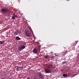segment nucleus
<instances>
[{
  "label": "nucleus",
  "mask_w": 79,
  "mask_h": 79,
  "mask_svg": "<svg viewBox=\"0 0 79 79\" xmlns=\"http://www.w3.org/2000/svg\"><path fill=\"white\" fill-rule=\"evenodd\" d=\"M51 67H52V65H50L48 66L47 68L44 69V71L46 73H51Z\"/></svg>",
  "instance_id": "nucleus-1"
},
{
  "label": "nucleus",
  "mask_w": 79,
  "mask_h": 79,
  "mask_svg": "<svg viewBox=\"0 0 79 79\" xmlns=\"http://www.w3.org/2000/svg\"><path fill=\"white\" fill-rule=\"evenodd\" d=\"M1 11L3 13L6 14L7 13H10L11 11L9 10V9H7L6 8H2L1 9Z\"/></svg>",
  "instance_id": "nucleus-2"
},
{
  "label": "nucleus",
  "mask_w": 79,
  "mask_h": 79,
  "mask_svg": "<svg viewBox=\"0 0 79 79\" xmlns=\"http://www.w3.org/2000/svg\"><path fill=\"white\" fill-rule=\"evenodd\" d=\"M30 31V30H27L25 31V34H26V36H27V37H30L31 36V33L30 31Z\"/></svg>",
  "instance_id": "nucleus-3"
},
{
  "label": "nucleus",
  "mask_w": 79,
  "mask_h": 79,
  "mask_svg": "<svg viewBox=\"0 0 79 79\" xmlns=\"http://www.w3.org/2000/svg\"><path fill=\"white\" fill-rule=\"evenodd\" d=\"M26 46L23 44L20 45L18 48V50L19 51H21L22 50L25 48Z\"/></svg>",
  "instance_id": "nucleus-4"
},
{
  "label": "nucleus",
  "mask_w": 79,
  "mask_h": 79,
  "mask_svg": "<svg viewBox=\"0 0 79 79\" xmlns=\"http://www.w3.org/2000/svg\"><path fill=\"white\" fill-rule=\"evenodd\" d=\"M23 69L24 67H19L17 68H16V69L18 71H19V69H20V70H23Z\"/></svg>",
  "instance_id": "nucleus-5"
},
{
  "label": "nucleus",
  "mask_w": 79,
  "mask_h": 79,
  "mask_svg": "<svg viewBox=\"0 0 79 79\" xmlns=\"http://www.w3.org/2000/svg\"><path fill=\"white\" fill-rule=\"evenodd\" d=\"M13 15L12 17V19H15V17H16V18H18V16L16 15H15V14H13Z\"/></svg>",
  "instance_id": "nucleus-6"
},
{
  "label": "nucleus",
  "mask_w": 79,
  "mask_h": 79,
  "mask_svg": "<svg viewBox=\"0 0 79 79\" xmlns=\"http://www.w3.org/2000/svg\"><path fill=\"white\" fill-rule=\"evenodd\" d=\"M37 49H36V48H34L33 50V52L35 54H37Z\"/></svg>",
  "instance_id": "nucleus-7"
},
{
  "label": "nucleus",
  "mask_w": 79,
  "mask_h": 79,
  "mask_svg": "<svg viewBox=\"0 0 79 79\" xmlns=\"http://www.w3.org/2000/svg\"><path fill=\"white\" fill-rule=\"evenodd\" d=\"M39 77L40 78H43V77L42 76V74L41 73H40L39 75Z\"/></svg>",
  "instance_id": "nucleus-8"
},
{
  "label": "nucleus",
  "mask_w": 79,
  "mask_h": 79,
  "mask_svg": "<svg viewBox=\"0 0 79 79\" xmlns=\"http://www.w3.org/2000/svg\"><path fill=\"white\" fill-rule=\"evenodd\" d=\"M16 40H21V39L20 38H19V36L16 37Z\"/></svg>",
  "instance_id": "nucleus-9"
},
{
  "label": "nucleus",
  "mask_w": 79,
  "mask_h": 79,
  "mask_svg": "<svg viewBox=\"0 0 79 79\" xmlns=\"http://www.w3.org/2000/svg\"><path fill=\"white\" fill-rule=\"evenodd\" d=\"M16 31L18 33H19V34H21V32L19 31V30L16 29Z\"/></svg>",
  "instance_id": "nucleus-10"
},
{
  "label": "nucleus",
  "mask_w": 79,
  "mask_h": 79,
  "mask_svg": "<svg viewBox=\"0 0 79 79\" xmlns=\"http://www.w3.org/2000/svg\"><path fill=\"white\" fill-rule=\"evenodd\" d=\"M5 43V42L4 41H0V44H3Z\"/></svg>",
  "instance_id": "nucleus-11"
},
{
  "label": "nucleus",
  "mask_w": 79,
  "mask_h": 79,
  "mask_svg": "<svg viewBox=\"0 0 79 79\" xmlns=\"http://www.w3.org/2000/svg\"><path fill=\"white\" fill-rule=\"evenodd\" d=\"M63 76L64 77H67V75L66 74H63Z\"/></svg>",
  "instance_id": "nucleus-12"
},
{
  "label": "nucleus",
  "mask_w": 79,
  "mask_h": 79,
  "mask_svg": "<svg viewBox=\"0 0 79 79\" xmlns=\"http://www.w3.org/2000/svg\"><path fill=\"white\" fill-rule=\"evenodd\" d=\"M48 57H49V56H48V55H46L45 56V57L46 58H48Z\"/></svg>",
  "instance_id": "nucleus-13"
},
{
  "label": "nucleus",
  "mask_w": 79,
  "mask_h": 79,
  "mask_svg": "<svg viewBox=\"0 0 79 79\" xmlns=\"http://www.w3.org/2000/svg\"><path fill=\"white\" fill-rule=\"evenodd\" d=\"M14 34H15V35H18V33H17L16 32H15L14 33Z\"/></svg>",
  "instance_id": "nucleus-14"
},
{
  "label": "nucleus",
  "mask_w": 79,
  "mask_h": 79,
  "mask_svg": "<svg viewBox=\"0 0 79 79\" xmlns=\"http://www.w3.org/2000/svg\"><path fill=\"white\" fill-rule=\"evenodd\" d=\"M78 41H75V45H76V44H77V42H78Z\"/></svg>",
  "instance_id": "nucleus-15"
},
{
  "label": "nucleus",
  "mask_w": 79,
  "mask_h": 79,
  "mask_svg": "<svg viewBox=\"0 0 79 79\" xmlns=\"http://www.w3.org/2000/svg\"><path fill=\"white\" fill-rule=\"evenodd\" d=\"M66 63V61H65L62 62V64H64V63Z\"/></svg>",
  "instance_id": "nucleus-16"
},
{
  "label": "nucleus",
  "mask_w": 79,
  "mask_h": 79,
  "mask_svg": "<svg viewBox=\"0 0 79 79\" xmlns=\"http://www.w3.org/2000/svg\"><path fill=\"white\" fill-rule=\"evenodd\" d=\"M6 78L7 79H10V77H9V76H7Z\"/></svg>",
  "instance_id": "nucleus-17"
},
{
  "label": "nucleus",
  "mask_w": 79,
  "mask_h": 79,
  "mask_svg": "<svg viewBox=\"0 0 79 79\" xmlns=\"http://www.w3.org/2000/svg\"><path fill=\"white\" fill-rule=\"evenodd\" d=\"M50 53H51V54H53V52H50Z\"/></svg>",
  "instance_id": "nucleus-18"
},
{
  "label": "nucleus",
  "mask_w": 79,
  "mask_h": 79,
  "mask_svg": "<svg viewBox=\"0 0 79 79\" xmlns=\"http://www.w3.org/2000/svg\"><path fill=\"white\" fill-rule=\"evenodd\" d=\"M1 79H5V78H2Z\"/></svg>",
  "instance_id": "nucleus-19"
},
{
  "label": "nucleus",
  "mask_w": 79,
  "mask_h": 79,
  "mask_svg": "<svg viewBox=\"0 0 79 79\" xmlns=\"http://www.w3.org/2000/svg\"><path fill=\"white\" fill-rule=\"evenodd\" d=\"M34 79H37L36 78H35Z\"/></svg>",
  "instance_id": "nucleus-20"
}]
</instances>
